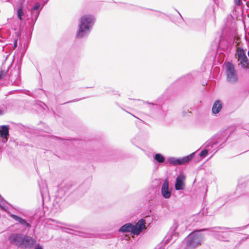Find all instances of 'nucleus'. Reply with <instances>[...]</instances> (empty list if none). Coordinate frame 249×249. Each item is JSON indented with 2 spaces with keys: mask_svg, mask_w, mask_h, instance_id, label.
Instances as JSON below:
<instances>
[{
  "mask_svg": "<svg viewBox=\"0 0 249 249\" xmlns=\"http://www.w3.org/2000/svg\"><path fill=\"white\" fill-rule=\"evenodd\" d=\"M8 240L11 244L21 249H31L36 243V239L21 233L11 234Z\"/></svg>",
  "mask_w": 249,
  "mask_h": 249,
  "instance_id": "1",
  "label": "nucleus"
},
{
  "mask_svg": "<svg viewBox=\"0 0 249 249\" xmlns=\"http://www.w3.org/2000/svg\"><path fill=\"white\" fill-rule=\"evenodd\" d=\"M77 185L70 181H64L58 186L57 192L56 195V200L58 198H61L65 194L69 191H71L76 189L75 193L79 194L80 196L83 195L88 190L89 186L85 183L80 185L77 188Z\"/></svg>",
  "mask_w": 249,
  "mask_h": 249,
  "instance_id": "2",
  "label": "nucleus"
},
{
  "mask_svg": "<svg viewBox=\"0 0 249 249\" xmlns=\"http://www.w3.org/2000/svg\"><path fill=\"white\" fill-rule=\"evenodd\" d=\"M95 22V17L92 15H86L80 19L79 29L76 34V37L82 38L87 36L90 33Z\"/></svg>",
  "mask_w": 249,
  "mask_h": 249,
  "instance_id": "3",
  "label": "nucleus"
},
{
  "mask_svg": "<svg viewBox=\"0 0 249 249\" xmlns=\"http://www.w3.org/2000/svg\"><path fill=\"white\" fill-rule=\"evenodd\" d=\"M228 139L227 134L225 132L218 134L212 140H209L204 144V148L210 149V153H213V155L216 152L219 148L223 147V144L226 142Z\"/></svg>",
  "mask_w": 249,
  "mask_h": 249,
  "instance_id": "4",
  "label": "nucleus"
},
{
  "mask_svg": "<svg viewBox=\"0 0 249 249\" xmlns=\"http://www.w3.org/2000/svg\"><path fill=\"white\" fill-rule=\"evenodd\" d=\"M202 230L193 231L186 237L184 249H195L201 244L203 238V235L201 232L203 231Z\"/></svg>",
  "mask_w": 249,
  "mask_h": 249,
  "instance_id": "5",
  "label": "nucleus"
},
{
  "mask_svg": "<svg viewBox=\"0 0 249 249\" xmlns=\"http://www.w3.org/2000/svg\"><path fill=\"white\" fill-rule=\"evenodd\" d=\"M228 228L224 227H214L209 229H203V231H209L214 238L222 241H228L229 236Z\"/></svg>",
  "mask_w": 249,
  "mask_h": 249,
  "instance_id": "6",
  "label": "nucleus"
},
{
  "mask_svg": "<svg viewBox=\"0 0 249 249\" xmlns=\"http://www.w3.org/2000/svg\"><path fill=\"white\" fill-rule=\"evenodd\" d=\"M196 152H193L189 155L182 158H177L175 157H169L167 162L170 164L174 166L184 165L188 163L194 158Z\"/></svg>",
  "mask_w": 249,
  "mask_h": 249,
  "instance_id": "7",
  "label": "nucleus"
},
{
  "mask_svg": "<svg viewBox=\"0 0 249 249\" xmlns=\"http://www.w3.org/2000/svg\"><path fill=\"white\" fill-rule=\"evenodd\" d=\"M225 64L227 81L232 84L236 83L238 78L234 65L230 62H226Z\"/></svg>",
  "mask_w": 249,
  "mask_h": 249,
  "instance_id": "8",
  "label": "nucleus"
},
{
  "mask_svg": "<svg viewBox=\"0 0 249 249\" xmlns=\"http://www.w3.org/2000/svg\"><path fill=\"white\" fill-rule=\"evenodd\" d=\"M246 50L241 47H238L236 49V55L240 61L239 64L245 70L248 69L249 66V60L246 55Z\"/></svg>",
  "mask_w": 249,
  "mask_h": 249,
  "instance_id": "9",
  "label": "nucleus"
},
{
  "mask_svg": "<svg viewBox=\"0 0 249 249\" xmlns=\"http://www.w3.org/2000/svg\"><path fill=\"white\" fill-rule=\"evenodd\" d=\"M10 66H9L6 71H7V74H6V77L8 78L9 83L12 85H18L19 83V79L20 78V72L19 69L14 68L11 70L9 73H8L9 69Z\"/></svg>",
  "mask_w": 249,
  "mask_h": 249,
  "instance_id": "10",
  "label": "nucleus"
},
{
  "mask_svg": "<svg viewBox=\"0 0 249 249\" xmlns=\"http://www.w3.org/2000/svg\"><path fill=\"white\" fill-rule=\"evenodd\" d=\"M145 229V220L142 218L138 220L135 224H132V233L134 235H139Z\"/></svg>",
  "mask_w": 249,
  "mask_h": 249,
  "instance_id": "11",
  "label": "nucleus"
},
{
  "mask_svg": "<svg viewBox=\"0 0 249 249\" xmlns=\"http://www.w3.org/2000/svg\"><path fill=\"white\" fill-rule=\"evenodd\" d=\"M161 194L163 197L168 198L171 195V193L169 190V182L167 179L163 182L161 187Z\"/></svg>",
  "mask_w": 249,
  "mask_h": 249,
  "instance_id": "12",
  "label": "nucleus"
},
{
  "mask_svg": "<svg viewBox=\"0 0 249 249\" xmlns=\"http://www.w3.org/2000/svg\"><path fill=\"white\" fill-rule=\"evenodd\" d=\"M184 178L185 177L183 175H179L177 178L175 185L176 190H181L184 189L185 184L183 180Z\"/></svg>",
  "mask_w": 249,
  "mask_h": 249,
  "instance_id": "13",
  "label": "nucleus"
},
{
  "mask_svg": "<svg viewBox=\"0 0 249 249\" xmlns=\"http://www.w3.org/2000/svg\"><path fill=\"white\" fill-rule=\"evenodd\" d=\"M143 104L148 105V107L152 113H154L161 110V106L149 102L143 101Z\"/></svg>",
  "mask_w": 249,
  "mask_h": 249,
  "instance_id": "14",
  "label": "nucleus"
},
{
  "mask_svg": "<svg viewBox=\"0 0 249 249\" xmlns=\"http://www.w3.org/2000/svg\"><path fill=\"white\" fill-rule=\"evenodd\" d=\"M10 127L8 125H3L0 126V136L2 139H5L7 141V138L9 135Z\"/></svg>",
  "mask_w": 249,
  "mask_h": 249,
  "instance_id": "15",
  "label": "nucleus"
},
{
  "mask_svg": "<svg viewBox=\"0 0 249 249\" xmlns=\"http://www.w3.org/2000/svg\"><path fill=\"white\" fill-rule=\"evenodd\" d=\"M11 217L16 221L18 222L19 224H20L22 226L25 228H30L31 225L28 223L25 219L21 218L20 217L15 215L12 214Z\"/></svg>",
  "mask_w": 249,
  "mask_h": 249,
  "instance_id": "16",
  "label": "nucleus"
},
{
  "mask_svg": "<svg viewBox=\"0 0 249 249\" xmlns=\"http://www.w3.org/2000/svg\"><path fill=\"white\" fill-rule=\"evenodd\" d=\"M222 104L220 100H218L214 102L212 107L213 113L216 114L219 113L222 109Z\"/></svg>",
  "mask_w": 249,
  "mask_h": 249,
  "instance_id": "17",
  "label": "nucleus"
},
{
  "mask_svg": "<svg viewBox=\"0 0 249 249\" xmlns=\"http://www.w3.org/2000/svg\"><path fill=\"white\" fill-rule=\"evenodd\" d=\"M119 231L122 232H130L132 233V223H127L124 224L119 229Z\"/></svg>",
  "mask_w": 249,
  "mask_h": 249,
  "instance_id": "18",
  "label": "nucleus"
},
{
  "mask_svg": "<svg viewBox=\"0 0 249 249\" xmlns=\"http://www.w3.org/2000/svg\"><path fill=\"white\" fill-rule=\"evenodd\" d=\"M154 159L159 163L165 162V158L163 155L160 153H157L154 155Z\"/></svg>",
  "mask_w": 249,
  "mask_h": 249,
  "instance_id": "19",
  "label": "nucleus"
},
{
  "mask_svg": "<svg viewBox=\"0 0 249 249\" xmlns=\"http://www.w3.org/2000/svg\"><path fill=\"white\" fill-rule=\"evenodd\" d=\"M177 227H178L177 224L175 223L173 224L172 227L171 228V229H170V232L168 233L169 234L168 236H172V238H173L174 236H175V237L177 236L176 234H177V233L176 232V229L177 228Z\"/></svg>",
  "mask_w": 249,
  "mask_h": 249,
  "instance_id": "20",
  "label": "nucleus"
},
{
  "mask_svg": "<svg viewBox=\"0 0 249 249\" xmlns=\"http://www.w3.org/2000/svg\"><path fill=\"white\" fill-rule=\"evenodd\" d=\"M24 13L23 12V9L22 6H20L17 10V16L20 20H22V17L24 16Z\"/></svg>",
  "mask_w": 249,
  "mask_h": 249,
  "instance_id": "21",
  "label": "nucleus"
},
{
  "mask_svg": "<svg viewBox=\"0 0 249 249\" xmlns=\"http://www.w3.org/2000/svg\"><path fill=\"white\" fill-rule=\"evenodd\" d=\"M207 13H212L213 14V19L214 22H215L216 20V16L214 13V8L213 5L210 6L208 7L206 11Z\"/></svg>",
  "mask_w": 249,
  "mask_h": 249,
  "instance_id": "22",
  "label": "nucleus"
},
{
  "mask_svg": "<svg viewBox=\"0 0 249 249\" xmlns=\"http://www.w3.org/2000/svg\"><path fill=\"white\" fill-rule=\"evenodd\" d=\"M40 6V4L39 2H35L34 6L31 8V14L34 15V11L40 10H39Z\"/></svg>",
  "mask_w": 249,
  "mask_h": 249,
  "instance_id": "23",
  "label": "nucleus"
},
{
  "mask_svg": "<svg viewBox=\"0 0 249 249\" xmlns=\"http://www.w3.org/2000/svg\"><path fill=\"white\" fill-rule=\"evenodd\" d=\"M210 151H211L210 149H207V148H204V149L200 152V157L201 158H205L207 156L208 153H210Z\"/></svg>",
  "mask_w": 249,
  "mask_h": 249,
  "instance_id": "24",
  "label": "nucleus"
},
{
  "mask_svg": "<svg viewBox=\"0 0 249 249\" xmlns=\"http://www.w3.org/2000/svg\"><path fill=\"white\" fill-rule=\"evenodd\" d=\"M40 14V10H38V11H34V14H31L32 15V21L33 22L34 24L36 22V21L38 16H39V15Z\"/></svg>",
  "mask_w": 249,
  "mask_h": 249,
  "instance_id": "25",
  "label": "nucleus"
},
{
  "mask_svg": "<svg viewBox=\"0 0 249 249\" xmlns=\"http://www.w3.org/2000/svg\"><path fill=\"white\" fill-rule=\"evenodd\" d=\"M7 74V71L5 70L0 71V80L2 78L6 79V74Z\"/></svg>",
  "mask_w": 249,
  "mask_h": 249,
  "instance_id": "26",
  "label": "nucleus"
},
{
  "mask_svg": "<svg viewBox=\"0 0 249 249\" xmlns=\"http://www.w3.org/2000/svg\"><path fill=\"white\" fill-rule=\"evenodd\" d=\"M190 114H191V112H190L188 109H184L182 112V114L183 116H186L187 115L189 116Z\"/></svg>",
  "mask_w": 249,
  "mask_h": 249,
  "instance_id": "27",
  "label": "nucleus"
},
{
  "mask_svg": "<svg viewBox=\"0 0 249 249\" xmlns=\"http://www.w3.org/2000/svg\"><path fill=\"white\" fill-rule=\"evenodd\" d=\"M0 207L2 210H5V207L3 204L1 196H0Z\"/></svg>",
  "mask_w": 249,
  "mask_h": 249,
  "instance_id": "28",
  "label": "nucleus"
},
{
  "mask_svg": "<svg viewBox=\"0 0 249 249\" xmlns=\"http://www.w3.org/2000/svg\"><path fill=\"white\" fill-rule=\"evenodd\" d=\"M51 139H53L54 140H56V141H58V140L64 141L65 140V139H63L60 137H56L55 136H52L51 137Z\"/></svg>",
  "mask_w": 249,
  "mask_h": 249,
  "instance_id": "29",
  "label": "nucleus"
},
{
  "mask_svg": "<svg viewBox=\"0 0 249 249\" xmlns=\"http://www.w3.org/2000/svg\"><path fill=\"white\" fill-rule=\"evenodd\" d=\"M235 4L237 6H240L242 4V0H234Z\"/></svg>",
  "mask_w": 249,
  "mask_h": 249,
  "instance_id": "30",
  "label": "nucleus"
},
{
  "mask_svg": "<svg viewBox=\"0 0 249 249\" xmlns=\"http://www.w3.org/2000/svg\"><path fill=\"white\" fill-rule=\"evenodd\" d=\"M242 185H238L237 186V189H236V192H235L237 195H238L240 193L241 189V188H242Z\"/></svg>",
  "mask_w": 249,
  "mask_h": 249,
  "instance_id": "31",
  "label": "nucleus"
},
{
  "mask_svg": "<svg viewBox=\"0 0 249 249\" xmlns=\"http://www.w3.org/2000/svg\"><path fill=\"white\" fill-rule=\"evenodd\" d=\"M17 43H18V39L15 38L14 39V46L13 49H15L17 46Z\"/></svg>",
  "mask_w": 249,
  "mask_h": 249,
  "instance_id": "32",
  "label": "nucleus"
},
{
  "mask_svg": "<svg viewBox=\"0 0 249 249\" xmlns=\"http://www.w3.org/2000/svg\"><path fill=\"white\" fill-rule=\"evenodd\" d=\"M35 249H43V248L41 246L38 244L36 247Z\"/></svg>",
  "mask_w": 249,
  "mask_h": 249,
  "instance_id": "33",
  "label": "nucleus"
},
{
  "mask_svg": "<svg viewBox=\"0 0 249 249\" xmlns=\"http://www.w3.org/2000/svg\"><path fill=\"white\" fill-rule=\"evenodd\" d=\"M79 100H80V99H74V100H72V101H70L67 102L65 103V104L69 103H71V102H77V101H78Z\"/></svg>",
  "mask_w": 249,
  "mask_h": 249,
  "instance_id": "34",
  "label": "nucleus"
},
{
  "mask_svg": "<svg viewBox=\"0 0 249 249\" xmlns=\"http://www.w3.org/2000/svg\"><path fill=\"white\" fill-rule=\"evenodd\" d=\"M248 226H249V224L246 226H243V227H239V228H237V229H244L245 228H246Z\"/></svg>",
  "mask_w": 249,
  "mask_h": 249,
  "instance_id": "35",
  "label": "nucleus"
},
{
  "mask_svg": "<svg viewBox=\"0 0 249 249\" xmlns=\"http://www.w3.org/2000/svg\"><path fill=\"white\" fill-rule=\"evenodd\" d=\"M68 231H67V232H68L69 233H71L73 234V233L71 232V231H73L72 230L69 229H68Z\"/></svg>",
  "mask_w": 249,
  "mask_h": 249,
  "instance_id": "36",
  "label": "nucleus"
},
{
  "mask_svg": "<svg viewBox=\"0 0 249 249\" xmlns=\"http://www.w3.org/2000/svg\"><path fill=\"white\" fill-rule=\"evenodd\" d=\"M176 11H177V12L178 13V14H179V16L180 17V18H181V19L182 20V21H184V19L182 17V16L181 15V14H180V13L176 10Z\"/></svg>",
  "mask_w": 249,
  "mask_h": 249,
  "instance_id": "37",
  "label": "nucleus"
},
{
  "mask_svg": "<svg viewBox=\"0 0 249 249\" xmlns=\"http://www.w3.org/2000/svg\"><path fill=\"white\" fill-rule=\"evenodd\" d=\"M2 114V111L0 109V115Z\"/></svg>",
  "mask_w": 249,
  "mask_h": 249,
  "instance_id": "38",
  "label": "nucleus"
},
{
  "mask_svg": "<svg viewBox=\"0 0 249 249\" xmlns=\"http://www.w3.org/2000/svg\"><path fill=\"white\" fill-rule=\"evenodd\" d=\"M204 211H205V210L203 209V212H202V214H204Z\"/></svg>",
  "mask_w": 249,
  "mask_h": 249,
  "instance_id": "39",
  "label": "nucleus"
},
{
  "mask_svg": "<svg viewBox=\"0 0 249 249\" xmlns=\"http://www.w3.org/2000/svg\"><path fill=\"white\" fill-rule=\"evenodd\" d=\"M184 78H185V77H183L182 78H181L180 80H183V79H184Z\"/></svg>",
  "mask_w": 249,
  "mask_h": 249,
  "instance_id": "40",
  "label": "nucleus"
},
{
  "mask_svg": "<svg viewBox=\"0 0 249 249\" xmlns=\"http://www.w3.org/2000/svg\"><path fill=\"white\" fill-rule=\"evenodd\" d=\"M248 56L249 57V50L248 51Z\"/></svg>",
  "mask_w": 249,
  "mask_h": 249,
  "instance_id": "41",
  "label": "nucleus"
},
{
  "mask_svg": "<svg viewBox=\"0 0 249 249\" xmlns=\"http://www.w3.org/2000/svg\"><path fill=\"white\" fill-rule=\"evenodd\" d=\"M127 113L130 114V112H129L128 111H127Z\"/></svg>",
  "mask_w": 249,
  "mask_h": 249,
  "instance_id": "42",
  "label": "nucleus"
},
{
  "mask_svg": "<svg viewBox=\"0 0 249 249\" xmlns=\"http://www.w3.org/2000/svg\"><path fill=\"white\" fill-rule=\"evenodd\" d=\"M127 113L130 114V112H129L128 111H127Z\"/></svg>",
  "mask_w": 249,
  "mask_h": 249,
  "instance_id": "43",
  "label": "nucleus"
},
{
  "mask_svg": "<svg viewBox=\"0 0 249 249\" xmlns=\"http://www.w3.org/2000/svg\"><path fill=\"white\" fill-rule=\"evenodd\" d=\"M127 113L130 114V112H129L128 111H127Z\"/></svg>",
  "mask_w": 249,
  "mask_h": 249,
  "instance_id": "44",
  "label": "nucleus"
}]
</instances>
